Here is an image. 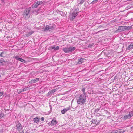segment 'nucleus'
Masks as SVG:
<instances>
[{
  "instance_id": "obj_12",
  "label": "nucleus",
  "mask_w": 133,
  "mask_h": 133,
  "mask_svg": "<svg viewBox=\"0 0 133 133\" xmlns=\"http://www.w3.org/2000/svg\"><path fill=\"white\" fill-rule=\"evenodd\" d=\"M57 122L56 119H52L51 121V125L52 126L54 125L57 123Z\"/></svg>"
},
{
  "instance_id": "obj_29",
  "label": "nucleus",
  "mask_w": 133,
  "mask_h": 133,
  "mask_svg": "<svg viewBox=\"0 0 133 133\" xmlns=\"http://www.w3.org/2000/svg\"><path fill=\"white\" fill-rule=\"evenodd\" d=\"M4 62H5V61L3 59H0V63H1V65H2V63Z\"/></svg>"
},
{
  "instance_id": "obj_20",
  "label": "nucleus",
  "mask_w": 133,
  "mask_h": 133,
  "mask_svg": "<svg viewBox=\"0 0 133 133\" xmlns=\"http://www.w3.org/2000/svg\"><path fill=\"white\" fill-rule=\"evenodd\" d=\"M48 27L49 28V30L50 31L51 30L54 29L55 27V26L54 25H52V26L51 25H48Z\"/></svg>"
},
{
  "instance_id": "obj_19",
  "label": "nucleus",
  "mask_w": 133,
  "mask_h": 133,
  "mask_svg": "<svg viewBox=\"0 0 133 133\" xmlns=\"http://www.w3.org/2000/svg\"><path fill=\"white\" fill-rule=\"evenodd\" d=\"M92 122L96 124H97L98 123V122L96 119H93L92 120Z\"/></svg>"
},
{
  "instance_id": "obj_33",
  "label": "nucleus",
  "mask_w": 133,
  "mask_h": 133,
  "mask_svg": "<svg viewBox=\"0 0 133 133\" xmlns=\"http://www.w3.org/2000/svg\"><path fill=\"white\" fill-rule=\"evenodd\" d=\"M15 58L17 60H18L19 61V58H20L18 56H16L15 57Z\"/></svg>"
},
{
  "instance_id": "obj_2",
  "label": "nucleus",
  "mask_w": 133,
  "mask_h": 133,
  "mask_svg": "<svg viewBox=\"0 0 133 133\" xmlns=\"http://www.w3.org/2000/svg\"><path fill=\"white\" fill-rule=\"evenodd\" d=\"M79 12V9L78 8H76L74 10L72 13L69 16V18L71 20H72L75 18L77 15L78 13Z\"/></svg>"
},
{
  "instance_id": "obj_5",
  "label": "nucleus",
  "mask_w": 133,
  "mask_h": 133,
  "mask_svg": "<svg viewBox=\"0 0 133 133\" xmlns=\"http://www.w3.org/2000/svg\"><path fill=\"white\" fill-rule=\"evenodd\" d=\"M42 3V1H37L36 2L34 3L32 6V8H36L38 7V6L41 4Z\"/></svg>"
},
{
  "instance_id": "obj_18",
  "label": "nucleus",
  "mask_w": 133,
  "mask_h": 133,
  "mask_svg": "<svg viewBox=\"0 0 133 133\" xmlns=\"http://www.w3.org/2000/svg\"><path fill=\"white\" fill-rule=\"evenodd\" d=\"M132 48H133V43H132L131 44L128 46L127 49L128 50H129Z\"/></svg>"
},
{
  "instance_id": "obj_3",
  "label": "nucleus",
  "mask_w": 133,
  "mask_h": 133,
  "mask_svg": "<svg viewBox=\"0 0 133 133\" xmlns=\"http://www.w3.org/2000/svg\"><path fill=\"white\" fill-rule=\"evenodd\" d=\"M75 47L71 46L69 47H65L63 49V51L66 53H69L73 51L75 49Z\"/></svg>"
},
{
  "instance_id": "obj_6",
  "label": "nucleus",
  "mask_w": 133,
  "mask_h": 133,
  "mask_svg": "<svg viewBox=\"0 0 133 133\" xmlns=\"http://www.w3.org/2000/svg\"><path fill=\"white\" fill-rule=\"evenodd\" d=\"M16 125L17 129L18 131H21L23 128L22 127L21 124L19 122H17L16 123Z\"/></svg>"
},
{
  "instance_id": "obj_42",
  "label": "nucleus",
  "mask_w": 133,
  "mask_h": 133,
  "mask_svg": "<svg viewBox=\"0 0 133 133\" xmlns=\"http://www.w3.org/2000/svg\"><path fill=\"white\" fill-rule=\"evenodd\" d=\"M19 133H21V132H19Z\"/></svg>"
},
{
  "instance_id": "obj_10",
  "label": "nucleus",
  "mask_w": 133,
  "mask_h": 133,
  "mask_svg": "<svg viewBox=\"0 0 133 133\" xmlns=\"http://www.w3.org/2000/svg\"><path fill=\"white\" fill-rule=\"evenodd\" d=\"M70 108L69 107L65 108L61 111V113L62 114H64L67 111L69 110Z\"/></svg>"
},
{
  "instance_id": "obj_7",
  "label": "nucleus",
  "mask_w": 133,
  "mask_h": 133,
  "mask_svg": "<svg viewBox=\"0 0 133 133\" xmlns=\"http://www.w3.org/2000/svg\"><path fill=\"white\" fill-rule=\"evenodd\" d=\"M28 87L24 88L23 89H21L17 90V92L18 94H20L21 92H24L27 90Z\"/></svg>"
},
{
  "instance_id": "obj_36",
  "label": "nucleus",
  "mask_w": 133,
  "mask_h": 133,
  "mask_svg": "<svg viewBox=\"0 0 133 133\" xmlns=\"http://www.w3.org/2000/svg\"><path fill=\"white\" fill-rule=\"evenodd\" d=\"M59 13L62 16V15L63 14V12L62 11H60L59 12Z\"/></svg>"
},
{
  "instance_id": "obj_41",
  "label": "nucleus",
  "mask_w": 133,
  "mask_h": 133,
  "mask_svg": "<svg viewBox=\"0 0 133 133\" xmlns=\"http://www.w3.org/2000/svg\"><path fill=\"white\" fill-rule=\"evenodd\" d=\"M1 76V75H0V77Z\"/></svg>"
},
{
  "instance_id": "obj_14",
  "label": "nucleus",
  "mask_w": 133,
  "mask_h": 133,
  "mask_svg": "<svg viewBox=\"0 0 133 133\" xmlns=\"http://www.w3.org/2000/svg\"><path fill=\"white\" fill-rule=\"evenodd\" d=\"M84 61V59L83 58H81L78 60V64H81L82 62H83Z\"/></svg>"
},
{
  "instance_id": "obj_27",
  "label": "nucleus",
  "mask_w": 133,
  "mask_h": 133,
  "mask_svg": "<svg viewBox=\"0 0 133 133\" xmlns=\"http://www.w3.org/2000/svg\"><path fill=\"white\" fill-rule=\"evenodd\" d=\"M82 91L84 94V95H85L86 93L85 92V89L84 88H82Z\"/></svg>"
},
{
  "instance_id": "obj_25",
  "label": "nucleus",
  "mask_w": 133,
  "mask_h": 133,
  "mask_svg": "<svg viewBox=\"0 0 133 133\" xmlns=\"http://www.w3.org/2000/svg\"><path fill=\"white\" fill-rule=\"evenodd\" d=\"M19 61H20L21 62H24V63H25L26 62V61L25 60L21 58H19Z\"/></svg>"
},
{
  "instance_id": "obj_31",
  "label": "nucleus",
  "mask_w": 133,
  "mask_h": 133,
  "mask_svg": "<svg viewBox=\"0 0 133 133\" xmlns=\"http://www.w3.org/2000/svg\"><path fill=\"white\" fill-rule=\"evenodd\" d=\"M59 49V47L58 46H57L56 47H55L54 50L55 51L58 50Z\"/></svg>"
},
{
  "instance_id": "obj_4",
  "label": "nucleus",
  "mask_w": 133,
  "mask_h": 133,
  "mask_svg": "<svg viewBox=\"0 0 133 133\" xmlns=\"http://www.w3.org/2000/svg\"><path fill=\"white\" fill-rule=\"evenodd\" d=\"M31 10V8H28L26 9L23 13V15L29 18L30 14V10Z\"/></svg>"
},
{
  "instance_id": "obj_38",
  "label": "nucleus",
  "mask_w": 133,
  "mask_h": 133,
  "mask_svg": "<svg viewBox=\"0 0 133 133\" xmlns=\"http://www.w3.org/2000/svg\"><path fill=\"white\" fill-rule=\"evenodd\" d=\"M2 95V93L1 92H0V97Z\"/></svg>"
},
{
  "instance_id": "obj_1",
  "label": "nucleus",
  "mask_w": 133,
  "mask_h": 133,
  "mask_svg": "<svg viewBox=\"0 0 133 133\" xmlns=\"http://www.w3.org/2000/svg\"><path fill=\"white\" fill-rule=\"evenodd\" d=\"M78 95L76 99L78 104L80 105L84 104L86 101V96L82 94Z\"/></svg>"
},
{
  "instance_id": "obj_16",
  "label": "nucleus",
  "mask_w": 133,
  "mask_h": 133,
  "mask_svg": "<svg viewBox=\"0 0 133 133\" xmlns=\"http://www.w3.org/2000/svg\"><path fill=\"white\" fill-rule=\"evenodd\" d=\"M34 32L33 31H31L30 32H28L26 34V36L28 37L29 36L31 35L32 33Z\"/></svg>"
},
{
  "instance_id": "obj_34",
  "label": "nucleus",
  "mask_w": 133,
  "mask_h": 133,
  "mask_svg": "<svg viewBox=\"0 0 133 133\" xmlns=\"http://www.w3.org/2000/svg\"><path fill=\"white\" fill-rule=\"evenodd\" d=\"M117 130H113L111 132V133H118L117 132Z\"/></svg>"
},
{
  "instance_id": "obj_24",
  "label": "nucleus",
  "mask_w": 133,
  "mask_h": 133,
  "mask_svg": "<svg viewBox=\"0 0 133 133\" xmlns=\"http://www.w3.org/2000/svg\"><path fill=\"white\" fill-rule=\"evenodd\" d=\"M128 115L131 118L133 116V111L129 112Z\"/></svg>"
},
{
  "instance_id": "obj_40",
  "label": "nucleus",
  "mask_w": 133,
  "mask_h": 133,
  "mask_svg": "<svg viewBox=\"0 0 133 133\" xmlns=\"http://www.w3.org/2000/svg\"><path fill=\"white\" fill-rule=\"evenodd\" d=\"M21 133H24V131L23 130Z\"/></svg>"
},
{
  "instance_id": "obj_11",
  "label": "nucleus",
  "mask_w": 133,
  "mask_h": 133,
  "mask_svg": "<svg viewBox=\"0 0 133 133\" xmlns=\"http://www.w3.org/2000/svg\"><path fill=\"white\" fill-rule=\"evenodd\" d=\"M6 56V52L3 51L0 53V57H4Z\"/></svg>"
},
{
  "instance_id": "obj_39",
  "label": "nucleus",
  "mask_w": 133,
  "mask_h": 133,
  "mask_svg": "<svg viewBox=\"0 0 133 133\" xmlns=\"http://www.w3.org/2000/svg\"><path fill=\"white\" fill-rule=\"evenodd\" d=\"M1 1L2 2V3H3L4 2V0H1Z\"/></svg>"
},
{
  "instance_id": "obj_17",
  "label": "nucleus",
  "mask_w": 133,
  "mask_h": 133,
  "mask_svg": "<svg viewBox=\"0 0 133 133\" xmlns=\"http://www.w3.org/2000/svg\"><path fill=\"white\" fill-rule=\"evenodd\" d=\"M39 80L38 78H36L35 79H33L31 80V83H36Z\"/></svg>"
},
{
  "instance_id": "obj_23",
  "label": "nucleus",
  "mask_w": 133,
  "mask_h": 133,
  "mask_svg": "<svg viewBox=\"0 0 133 133\" xmlns=\"http://www.w3.org/2000/svg\"><path fill=\"white\" fill-rule=\"evenodd\" d=\"M5 115H4V114L3 113V111H2L1 112H0V119Z\"/></svg>"
},
{
  "instance_id": "obj_37",
  "label": "nucleus",
  "mask_w": 133,
  "mask_h": 133,
  "mask_svg": "<svg viewBox=\"0 0 133 133\" xmlns=\"http://www.w3.org/2000/svg\"><path fill=\"white\" fill-rule=\"evenodd\" d=\"M44 120V117H42L41 118V120L42 121H43Z\"/></svg>"
},
{
  "instance_id": "obj_30",
  "label": "nucleus",
  "mask_w": 133,
  "mask_h": 133,
  "mask_svg": "<svg viewBox=\"0 0 133 133\" xmlns=\"http://www.w3.org/2000/svg\"><path fill=\"white\" fill-rule=\"evenodd\" d=\"M86 0H81L80 1L79 4H82L83 3H84Z\"/></svg>"
},
{
  "instance_id": "obj_21",
  "label": "nucleus",
  "mask_w": 133,
  "mask_h": 133,
  "mask_svg": "<svg viewBox=\"0 0 133 133\" xmlns=\"http://www.w3.org/2000/svg\"><path fill=\"white\" fill-rule=\"evenodd\" d=\"M125 131L123 129H119L117 130V132L118 133H123Z\"/></svg>"
},
{
  "instance_id": "obj_22",
  "label": "nucleus",
  "mask_w": 133,
  "mask_h": 133,
  "mask_svg": "<svg viewBox=\"0 0 133 133\" xmlns=\"http://www.w3.org/2000/svg\"><path fill=\"white\" fill-rule=\"evenodd\" d=\"M125 30H129L132 28V26H125Z\"/></svg>"
},
{
  "instance_id": "obj_26",
  "label": "nucleus",
  "mask_w": 133,
  "mask_h": 133,
  "mask_svg": "<svg viewBox=\"0 0 133 133\" xmlns=\"http://www.w3.org/2000/svg\"><path fill=\"white\" fill-rule=\"evenodd\" d=\"M98 0H94L90 4H94L95 3H97V2Z\"/></svg>"
},
{
  "instance_id": "obj_32",
  "label": "nucleus",
  "mask_w": 133,
  "mask_h": 133,
  "mask_svg": "<svg viewBox=\"0 0 133 133\" xmlns=\"http://www.w3.org/2000/svg\"><path fill=\"white\" fill-rule=\"evenodd\" d=\"M49 28L48 27V25H47L46 27L45 28L44 30V31H45L46 30H49Z\"/></svg>"
},
{
  "instance_id": "obj_13",
  "label": "nucleus",
  "mask_w": 133,
  "mask_h": 133,
  "mask_svg": "<svg viewBox=\"0 0 133 133\" xmlns=\"http://www.w3.org/2000/svg\"><path fill=\"white\" fill-rule=\"evenodd\" d=\"M130 118H131L130 117L129 115H125L122 119L124 120H126L127 119H130Z\"/></svg>"
},
{
  "instance_id": "obj_28",
  "label": "nucleus",
  "mask_w": 133,
  "mask_h": 133,
  "mask_svg": "<svg viewBox=\"0 0 133 133\" xmlns=\"http://www.w3.org/2000/svg\"><path fill=\"white\" fill-rule=\"evenodd\" d=\"M100 109H101V107L99 108V109H95V110L94 111V112L95 113H97L98 111H99Z\"/></svg>"
},
{
  "instance_id": "obj_9",
  "label": "nucleus",
  "mask_w": 133,
  "mask_h": 133,
  "mask_svg": "<svg viewBox=\"0 0 133 133\" xmlns=\"http://www.w3.org/2000/svg\"><path fill=\"white\" fill-rule=\"evenodd\" d=\"M125 26H119L118 29L116 31L117 32L119 31V32H121L122 31H123L125 30Z\"/></svg>"
},
{
  "instance_id": "obj_15",
  "label": "nucleus",
  "mask_w": 133,
  "mask_h": 133,
  "mask_svg": "<svg viewBox=\"0 0 133 133\" xmlns=\"http://www.w3.org/2000/svg\"><path fill=\"white\" fill-rule=\"evenodd\" d=\"M39 120H40L39 118L37 117H36L34 118L33 121L34 122L37 123H38L39 122Z\"/></svg>"
},
{
  "instance_id": "obj_35",
  "label": "nucleus",
  "mask_w": 133,
  "mask_h": 133,
  "mask_svg": "<svg viewBox=\"0 0 133 133\" xmlns=\"http://www.w3.org/2000/svg\"><path fill=\"white\" fill-rule=\"evenodd\" d=\"M55 46H52L51 47V48H51V49H54V48H55Z\"/></svg>"
},
{
  "instance_id": "obj_8",
  "label": "nucleus",
  "mask_w": 133,
  "mask_h": 133,
  "mask_svg": "<svg viewBox=\"0 0 133 133\" xmlns=\"http://www.w3.org/2000/svg\"><path fill=\"white\" fill-rule=\"evenodd\" d=\"M56 90V89H55L50 90L49 92L47 95V96H49V95H52L55 92Z\"/></svg>"
}]
</instances>
